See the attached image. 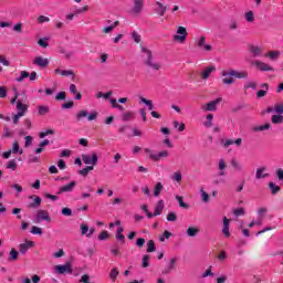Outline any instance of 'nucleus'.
<instances>
[{
  "mask_svg": "<svg viewBox=\"0 0 283 283\" xmlns=\"http://www.w3.org/2000/svg\"><path fill=\"white\" fill-rule=\"evenodd\" d=\"M201 198L202 202H209V193H207L203 189H201Z\"/></svg>",
  "mask_w": 283,
  "mask_h": 283,
  "instance_id": "62",
  "label": "nucleus"
},
{
  "mask_svg": "<svg viewBox=\"0 0 283 283\" xmlns=\"http://www.w3.org/2000/svg\"><path fill=\"white\" fill-rule=\"evenodd\" d=\"M144 151L147 154L149 160H153L154 163H160L163 158L169 157V150H161L158 154H155L154 150L145 148Z\"/></svg>",
  "mask_w": 283,
  "mask_h": 283,
  "instance_id": "1",
  "label": "nucleus"
},
{
  "mask_svg": "<svg viewBox=\"0 0 283 283\" xmlns=\"http://www.w3.org/2000/svg\"><path fill=\"white\" fill-rule=\"evenodd\" d=\"M255 87H258V84L253 81H248L244 83L243 85V90H255Z\"/></svg>",
  "mask_w": 283,
  "mask_h": 283,
  "instance_id": "38",
  "label": "nucleus"
},
{
  "mask_svg": "<svg viewBox=\"0 0 283 283\" xmlns=\"http://www.w3.org/2000/svg\"><path fill=\"white\" fill-rule=\"evenodd\" d=\"M144 65H146V67H149L154 72H158V70H160L163 67V65H160V63L156 62V60L154 57L146 61V63H144Z\"/></svg>",
  "mask_w": 283,
  "mask_h": 283,
  "instance_id": "16",
  "label": "nucleus"
},
{
  "mask_svg": "<svg viewBox=\"0 0 283 283\" xmlns=\"http://www.w3.org/2000/svg\"><path fill=\"white\" fill-rule=\"evenodd\" d=\"M177 34L178 35H172L174 41H179V43H185V41H187V28L178 27Z\"/></svg>",
  "mask_w": 283,
  "mask_h": 283,
  "instance_id": "3",
  "label": "nucleus"
},
{
  "mask_svg": "<svg viewBox=\"0 0 283 283\" xmlns=\"http://www.w3.org/2000/svg\"><path fill=\"white\" fill-rule=\"evenodd\" d=\"M265 56H269V59H277V56H280L279 51H270L268 54H265Z\"/></svg>",
  "mask_w": 283,
  "mask_h": 283,
  "instance_id": "56",
  "label": "nucleus"
},
{
  "mask_svg": "<svg viewBox=\"0 0 283 283\" xmlns=\"http://www.w3.org/2000/svg\"><path fill=\"white\" fill-rule=\"evenodd\" d=\"M80 229H81L82 235H87V231H90V227H88L87 224L82 223V224L80 226Z\"/></svg>",
  "mask_w": 283,
  "mask_h": 283,
  "instance_id": "52",
  "label": "nucleus"
},
{
  "mask_svg": "<svg viewBox=\"0 0 283 283\" xmlns=\"http://www.w3.org/2000/svg\"><path fill=\"white\" fill-rule=\"evenodd\" d=\"M73 107H74L73 101H69V102L62 104V109H72Z\"/></svg>",
  "mask_w": 283,
  "mask_h": 283,
  "instance_id": "55",
  "label": "nucleus"
},
{
  "mask_svg": "<svg viewBox=\"0 0 283 283\" xmlns=\"http://www.w3.org/2000/svg\"><path fill=\"white\" fill-rule=\"evenodd\" d=\"M74 187H76V181H71L70 184L62 186L57 191V196H61V193H72Z\"/></svg>",
  "mask_w": 283,
  "mask_h": 283,
  "instance_id": "9",
  "label": "nucleus"
},
{
  "mask_svg": "<svg viewBox=\"0 0 283 283\" xmlns=\"http://www.w3.org/2000/svg\"><path fill=\"white\" fill-rule=\"evenodd\" d=\"M13 31L18 32V34H21V32H23V24L22 23L14 24Z\"/></svg>",
  "mask_w": 283,
  "mask_h": 283,
  "instance_id": "57",
  "label": "nucleus"
},
{
  "mask_svg": "<svg viewBox=\"0 0 283 283\" xmlns=\"http://www.w3.org/2000/svg\"><path fill=\"white\" fill-rule=\"evenodd\" d=\"M118 268H113L109 272V277L112 282H116V277H118Z\"/></svg>",
  "mask_w": 283,
  "mask_h": 283,
  "instance_id": "40",
  "label": "nucleus"
},
{
  "mask_svg": "<svg viewBox=\"0 0 283 283\" xmlns=\"http://www.w3.org/2000/svg\"><path fill=\"white\" fill-rule=\"evenodd\" d=\"M228 74L234 78H249V72L247 71H235L233 69H230V72Z\"/></svg>",
  "mask_w": 283,
  "mask_h": 283,
  "instance_id": "13",
  "label": "nucleus"
},
{
  "mask_svg": "<svg viewBox=\"0 0 283 283\" xmlns=\"http://www.w3.org/2000/svg\"><path fill=\"white\" fill-rule=\"evenodd\" d=\"M231 72V70H223L220 73V76H222V83L223 85H233V83H235V78H233V75H229V73Z\"/></svg>",
  "mask_w": 283,
  "mask_h": 283,
  "instance_id": "5",
  "label": "nucleus"
},
{
  "mask_svg": "<svg viewBox=\"0 0 283 283\" xmlns=\"http://www.w3.org/2000/svg\"><path fill=\"white\" fill-rule=\"evenodd\" d=\"M176 200L179 202L181 209H189V205L185 203V198L182 196H176Z\"/></svg>",
  "mask_w": 283,
  "mask_h": 283,
  "instance_id": "35",
  "label": "nucleus"
},
{
  "mask_svg": "<svg viewBox=\"0 0 283 283\" xmlns=\"http://www.w3.org/2000/svg\"><path fill=\"white\" fill-rule=\"evenodd\" d=\"M143 269H147L149 266V254H145L142 259Z\"/></svg>",
  "mask_w": 283,
  "mask_h": 283,
  "instance_id": "45",
  "label": "nucleus"
},
{
  "mask_svg": "<svg viewBox=\"0 0 283 283\" xmlns=\"http://www.w3.org/2000/svg\"><path fill=\"white\" fill-rule=\"evenodd\" d=\"M213 72H216V67H214L213 65L207 66V67L201 72V78H202V81H207V78H209V76H211V74H213Z\"/></svg>",
  "mask_w": 283,
  "mask_h": 283,
  "instance_id": "19",
  "label": "nucleus"
},
{
  "mask_svg": "<svg viewBox=\"0 0 283 283\" xmlns=\"http://www.w3.org/2000/svg\"><path fill=\"white\" fill-rule=\"evenodd\" d=\"M140 49H142V57L144 63H147V61H150L151 59H154V52H151V50L143 45H140Z\"/></svg>",
  "mask_w": 283,
  "mask_h": 283,
  "instance_id": "11",
  "label": "nucleus"
},
{
  "mask_svg": "<svg viewBox=\"0 0 283 283\" xmlns=\"http://www.w3.org/2000/svg\"><path fill=\"white\" fill-rule=\"evenodd\" d=\"M33 65H38V67H48V65H50V60L43 56H36L33 60Z\"/></svg>",
  "mask_w": 283,
  "mask_h": 283,
  "instance_id": "17",
  "label": "nucleus"
},
{
  "mask_svg": "<svg viewBox=\"0 0 283 283\" xmlns=\"http://www.w3.org/2000/svg\"><path fill=\"white\" fill-rule=\"evenodd\" d=\"M132 118H134V113L133 112H126L122 116V120H125V122L132 120Z\"/></svg>",
  "mask_w": 283,
  "mask_h": 283,
  "instance_id": "50",
  "label": "nucleus"
},
{
  "mask_svg": "<svg viewBox=\"0 0 283 283\" xmlns=\"http://www.w3.org/2000/svg\"><path fill=\"white\" fill-rule=\"evenodd\" d=\"M249 52L252 54V56H260L262 54V48L258 45H251L249 48Z\"/></svg>",
  "mask_w": 283,
  "mask_h": 283,
  "instance_id": "27",
  "label": "nucleus"
},
{
  "mask_svg": "<svg viewBox=\"0 0 283 283\" xmlns=\"http://www.w3.org/2000/svg\"><path fill=\"white\" fill-rule=\"evenodd\" d=\"M144 6H145L144 0H134V7L132 9V14H134L135 17H138V14H140V12H143Z\"/></svg>",
  "mask_w": 283,
  "mask_h": 283,
  "instance_id": "7",
  "label": "nucleus"
},
{
  "mask_svg": "<svg viewBox=\"0 0 283 283\" xmlns=\"http://www.w3.org/2000/svg\"><path fill=\"white\" fill-rule=\"evenodd\" d=\"M199 233H200V229L196 227H189L186 230V234L188 235V238H196V235H198Z\"/></svg>",
  "mask_w": 283,
  "mask_h": 283,
  "instance_id": "24",
  "label": "nucleus"
},
{
  "mask_svg": "<svg viewBox=\"0 0 283 283\" xmlns=\"http://www.w3.org/2000/svg\"><path fill=\"white\" fill-rule=\"evenodd\" d=\"M45 136H54V130L48 129L46 132L39 133V138H45Z\"/></svg>",
  "mask_w": 283,
  "mask_h": 283,
  "instance_id": "47",
  "label": "nucleus"
},
{
  "mask_svg": "<svg viewBox=\"0 0 283 283\" xmlns=\"http://www.w3.org/2000/svg\"><path fill=\"white\" fill-rule=\"evenodd\" d=\"M213 114H208L207 115V122L205 123L206 127H211L213 124Z\"/></svg>",
  "mask_w": 283,
  "mask_h": 283,
  "instance_id": "53",
  "label": "nucleus"
},
{
  "mask_svg": "<svg viewBox=\"0 0 283 283\" xmlns=\"http://www.w3.org/2000/svg\"><path fill=\"white\" fill-rule=\"evenodd\" d=\"M271 129V124L269 123H265L264 125H261V126H253L251 128V130L254 133V134H258V132H266Z\"/></svg>",
  "mask_w": 283,
  "mask_h": 283,
  "instance_id": "22",
  "label": "nucleus"
},
{
  "mask_svg": "<svg viewBox=\"0 0 283 283\" xmlns=\"http://www.w3.org/2000/svg\"><path fill=\"white\" fill-rule=\"evenodd\" d=\"M55 273L59 275H65V273H72V266L70 264L55 265Z\"/></svg>",
  "mask_w": 283,
  "mask_h": 283,
  "instance_id": "15",
  "label": "nucleus"
},
{
  "mask_svg": "<svg viewBox=\"0 0 283 283\" xmlns=\"http://www.w3.org/2000/svg\"><path fill=\"white\" fill-rule=\"evenodd\" d=\"M156 6H158V8L155 9V13L159 14V17H165V12H167V7L163 4L160 1H157Z\"/></svg>",
  "mask_w": 283,
  "mask_h": 283,
  "instance_id": "21",
  "label": "nucleus"
},
{
  "mask_svg": "<svg viewBox=\"0 0 283 283\" xmlns=\"http://www.w3.org/2000/svg\"><path fill=\"white\" fill-rule=\"evenodd\" d=\"M133 40L135 41V43H140V34H138V32L134 31L132 33Z\"/></svg>",
  "mask_w": 283,
  "mask_h": 283,
  "instance_id": "61",
  "label": "nucleus"
},
{
  "mask_svg": "<svg viewBox=\"0 0 283 283\" xmlns=\"http://www.w3.org/2000/svg\"><path fill=\"white\" fill-rule=\"evenodd\" d=\"M38 114L40 116H45V114H50V107L45 106V105H41L38 107Z\"/></svg>",
  "mask_w": 283,
  "mask_h": 283,
  "instance_id": "31",
  "label": "nucleus"
},
{
  "mask_svg": "<svg viewBox=\"0 0 283 283\" xmlns=\"http://www.w3.org/2000/svg\"><path fill=\"white\" fill-rule=\"evenodd\" d=\"M164 187L161 182H157L155 185V189H154V196L155 198H158V196H160V192L163 191Z\"/></svg>",
  "mask_w": 283,
  "mask_h": 283,
  "instance_id": "34",
  "label": "nucleus"
},
{
  "mask_svg": "<svg viewBox=\"0 0 283 283\" xmlns=\"http://www.w3.org/2000/svg\"><path fill=\"white\" fill-rule=\"evenodd\" d=\"M165 209V201L159 200L155 207L154 216H160Z\"/></svg>",
  "mask_w": 283,
  "mask_h": 283,
  "instance_id": "26",
  "label": "nucleus"
},
{
  "mask_svg": "<svg viewBox=\"0 0 283 283\" xmlns=\"http://www.w3.org/2000/svg\"><path fill=\"white\" fill-rule=\"evenodd\" d=\"M234 216L240 217V216H244V213H247V211L244 210V208H238L233 211Z\"/></svg>",
  "mask_w": 283,
  "mask_h": 283,
  "instance_id": "59",
  "label": "nucleus"
},
{
  "mask_svg": "<svg viewBox=\"0 0 283 283\" xmlns=\"http://www.w3.org/2000/svg\"><path fill=\"white\" fill-rule=\"evenodd\" d=\"M124 231L125 229H123V227H119L116 231V240H119V242L123 244H125V234H123Z\"/></svg>",
  "mask_w": 283,
  "mask_h": 283,
  "instance_id": "29",
  "label": "nucleus"
},
{
  "mask_svg": "<svg viewBox=\"0 0 283 283\" xmlns=\"http://www.w3.org/2000/svg\"><path fill=\"white\" fill-rule=\"evenodd\" d=\"M29 77H30V72H28V71H21V72H20V76L17 77L15 81H17L18 83H22V81H23L24 78H29Z\"/></svg>",
  "mask_w": 283,
  "mask_h": 283,
  "instance_id": "37",
  "label": "nucleus"
},
{
  "mask_svg": "<svg viewBox=\"0 0 283 283\" xmlns=\"http://www.w3.org/2000/svg\"><path fill=\"white\" fill-rule=\"evenodd\" d=\"M38 45H40V48H48V45H50L48 43V38H42L38 41Z\"/></svg>",
  "mask_w": 283,
  "mask_h": 283,
  "instance_id": "51",
  "label": "nucleus"
},
{
  "mask_svg": "<svg viewBox=\"0 0 283 283\" xmlns=\"http://www.w3.org/2000/svg\"><path fill=\"white\" fill-rule=\"evenodd\" d=\"M20 149H21V146L19 145V142L14 140L11 154H23V150H20Z\"/></svg>",
  "mask_w": 283,
  "mask_h": 283,
  "instance_id": "36",
  "label": "nucleus"
},
{
  "mask_svg": "<svg viewBox=\"0 0 283 283\" xmlns=\"http://www.w3.org/2000/svg\"><path fill=\"white\" fill-rule=\"evenodd\" d=\"M264 171H266V167H261L256 169V172H255L256 180H262V178H269V174L268 172L264 174Z\"/></svg>",
  "mask_w": 283,
  "mask_h": 283,
  "instance_id": "20",
  "label": "nucleus"
},
{
  "mask_svg": "<svg viewBox=\"0 0 283 283\" xmlns=\"http://www.w3.org/2000/svg\"><path fill=\"white\" fill-rule=\"evenodd\" d=\"M9 260H11V261H17V260H19V251H17L14 248L13 249H11V251L9 252Z\"/></svg>",
  "mask_w": 283,
  "mask_h": 283,
  "instance_id": "39",
  "label": "nucleus"
},
{
  "mask_svg": "<svg viewBox=\"0 0 283 283\" xmlns=\"http://www.w3.org/2000/svg\"><path fill=\"white\" fill-rule=\"evenodd\" d=\"M167 220L168 222H176V220H178V214H176V212H168Z\"/></svg>",
  "mask_w": 283,
  "mask_h": 283,
  "instance_id": "48",
  "label": "nucleus"
},
{
  "mask_svg": "<svg viewBox=\"0 0 283 283\" xmlns=\"http://www.w3.org/2000/svg\"><path fill=\"white\" fill-rule=\"evenodd\" d=\"M82 160L84 165L96 166L98 164V155L94 153L92 156L82 154Z\"/></svg>",
  "mask_w": 283,
  "mask_h": 283,
  "instance_id": "4",
  "label": "nucleus"
},
{
  "mask_svg": "<svg viewBox=\"0 0 283 283\" xmlns=\"http://www.w3.org/2000/svg\"><path fill=\"white\" fill-rule=\"evenodd\" d=\"M176 262H178L177 258H172L169 260L168 265L161 271L163 275H169L171 271H176Z\"/></svg>",
  "mask_w": 283,
  "mask_h": 283,
  "instance_id": "8",
  "label": "nucleus"
},
{
  "mask_svg": "<svg viewBox=\"0 0 283 283\" xmlns=\"http://www.w3.org/2000/svg\"><path fill=\"white\" fill-rule=\"evenodd\" d=\"M61 76H72V78H75L76 74L72 70H63Z\"/></svg>",
  "mask_w": 283,
  "mask_h": 283,
  "instance_id": "46",
  "label": "nucleus"
},
{
  "mask_svg": "<svg viewBox=\"0 0 283 283\" xmlns=\"http://www.w3.org/2000/svg\"><path fill=\"white\" fill-rule=\"evenodd\" d=\"M31 233H32L33 235H43V229H41V228H39V227H36V226H33V227L31 228Z\"/></svg>",
  "mask_w": 283,
  "mask_h": 283,
  "instance_id": "43",
  "label": "nucleus"
},
{
  "mask_svg": "<svg viewBox=\"0 0 283 283\" xmlns=\"http://www.w3.org/2000/svg\"><path fill=\"white\" fill-rule=\"evenodd\" d=\"M231 220L227 219V217L223 218V228H222V233L226 235V238H229L231 235V232H229V224Z\"/></svg>",
  "mask_w": 283,
  "mask_h": 283,
  "instance_id": "23",
  "label": "nucleus"
},
{
  "mask_svg": "<svg viewBox=\"0 0 283 283\" xmlns=\"http://www.w3.org/2000/svg\"><path fill=\"white\" fill-rule=\"evenodd\" d=\"M245 21H248V23H253V21H255V17L253 15V11H249L245 13Z\"/></svg>",
  "mask_w": 283,
  "mask_h": 283,
  "instance_id": "49",
  "label": "nucleus"
},
{
  "mask_svg": "<svg viewBox=\"0 0 283 283\" xmlns=\"http://www.w3.org/2000/svg\"><path fill=\"white\" fill-rule=\"evenodd\" d=\"M33 202L28 205V209H39L41 207L42 199L39 196L32 195L29 197Z\"/></svg>",
  "mask_w": 283,
  "mask_h": 283,
  "instance_id": "14",
  "label": "nucleus"
},
{
  "mask_svg": "<svg viewBox=\"0 0 283 283\" xmlns=\"http://www.w3.org/2000/svg\"><path fill=\"white\" fill-rule=\"evenodd\" d=\"M12 136H14V132L10 130V128L6 125L3 127L2 138H12Z\"/></svg>",
  "mask_w": 283,
  "mask_h": 283,
  "instance_id": "30",
  "label": "nucleus"
},
{
  "mask_svg": "<svg viewBox=\"0 0 283 283\" xmlns=\"http://www.w3.org/2000/svg\"><path fill=\"white\" fill-rule=\"evenodd\" d=\"M83 118H87L88 122L96 120V118H98V113L91 112V114H90V112H87L85 109H81L76 114L77 123H81V120H83Z\"/></svg>",
  "mask_w": 283,
  "mask_h": 283,
  "instance_id": "2",
  "label": "nucleus"
},
{
  "mask_svg": "<svg viewBox=\"0 0 283 283\" xmlns=\"http://www.w3.org/2000/svg\"><path fill=\"white\" fill-rule=\"evenodd\" d=\"M140 103H144V105H147L148 109H154V103L150 99H147L145 97H140Z\"/></svg>",
  "mask_w": 283,
  "mask_h": 283,
  "instance_id": "42",
  "label": "nucleus"
},
{
  "mask_svg": "<svg viewBox=\"0 0 283 283\" xmlns=\"http://www.w3.org/2000/svg\"><path fill=\"white\" fill-rule=\"evenodd\" d=\"M7 169H12V171H17V160L11 159L7 164Z\"/></svg>",
  "mask_w": 283,
  "mask_h": 283,
  "instance_id": "44",
  "label": "nucleus"
},
{
  "mask_svg": "<svg viewBox=\"0 0 283 283\" xmlns=\"http://www.w3.org/2000/svg\"><path fill=\"white\" fill-rule=\"evenodd\" d=\"M274 112H275L276 114L282 115V114H283V104H275V105H274Z\"/></svg>",
  "mask_w": 283,
  "mask_h": 283,
  "instance_id": "58",
  "label": "nucleus"
},
{
  "mask_svg": "<svg viewBox=\"0 0 283 283\" xmlns=\"http://www.w3.org/2000/svg\"><path fill=\"white\" fill-rule=\"evenodd\" d=\"M34 247L33 241H25V243H21L19 245V252L22 255H25V253H28V251H30V249H32Z\"/></svg>",
  "mask_w": 283,
  "mask_h": 283,
  "instance_id": "18",
  "label": "nucleus"
},
{
  "mask_svg": "<svg viewBox=\"0 0 283 283\" xmlns=\"http://www.w3.org/2000/svg\"><path fill=\"white\" fill-rule=\"evenodd\" d=\"M147 253H154L156 251V242L154 240H149L147 242Z\"/></svg>",
  "mask_w": 283,
  "mask_h": 283,
  "instance_id": "32",
  "label": "nucleus"
},
{
  "mask_svg": "<svg viewBox=\"0 0 283 283\" xmlns=\"http://www.w3.org/2000/svg\"><path fill=\"white\" fill-rule=\"evenodd\" d=\"M65 96H66L65 92H60L56 94L55 101H65Z\"/></svg>",
  "mask_w": 283,
  "mask_h": 283,
  "instance_id": "60",
  "label": "nucleus"
},
{
  "mask_svg": "<svg viewBox=\"0 0 283 283\" xmlns=\"http://www.w3.org/2000/svg\"><path fill=\"white\" fill-rule=\"evenodd\" d=\"M136 247H138L139 249H143L145 247V239L138 238L136 241Z\"/></svg>",
  "mask_w": 283,
  "mask_h": 283,
  "instance_id": "64",
  "label": "nucleus"
},
{
  "mask_svg": "<svg viewBox=\"0 0 283 283\" xmlns=\"http://www.w3.org/2000/svg\"><path fill=\"white\" fill-rule=\"evenodd\" d=\"M36 222H42V220H45L46 222H52V218H50V212L46 210H38L35 214Z\"/></svg>",
  "mask_w": 283,
  "mask_h": 283,
  "instance_id": "6",
  "label": "nucleus"
},
{
  "mask_svg": "<svg viewBox=\"0 0 283 283\" xmlns=\"http://www.w3.org/2000/svg\"><path fill=\"white\" fill-rule=\"evenodd\" d=\"M269 189L271 190L272 196H276V193H280V191H282V187L277 186L273 181L269 182Z\"/></svg>",
  "mask_w": 283,
  "mask_h": 283,
  "instance_id": "25",
  "label": "nucleus"
},
{
  "mask_svg": "<svg viewBox=\"0 0 283 283\" xmlns=\"http://www.w3.org/2000/svg\"><path fill=\"white\" fill-rule=\"evenodd\" d=\"M220 103H222V97H219V98L206 104L203 109H205V112H216L217 106L220 105Z\"/></svg>",
  "mask_w": 283,
  "mask_h": 283,
  "instance_id": "10",
  "label": "nucleus"
},
{
  "mask_svg": "<svg viewBox=\"0 0 283 283\" xmlns=\"http://www.w3.org/2000/svg\"><path fill=\"white\" fill-rule=\"evenodd\" d=\"M109 238V232L107 230L102 231V233L97 237V240H107Z\"/></svg>",
  "mask_w": 283,
  "mask_h": 283,
  "instance_id": "54",
  "label": "nucleus"
},
{
  "mask_svg": "<svg viewBox=\"0 0 283 283\" xmlns=\"http://www.w3.org/2000/svg\"><path fill=\"white\" fill-rule=\"evenodd\" d=\"M62 216H66V217L72 216V209H70L67 207L62 208Z\"/></svg>",
  "mask_w": 283,
  "mask_h": 283,
  "instance_id": "63",
  "label": "nucleus"
},
{
  "mask_svg": "<svg viewBox=\"0 0 283 283\" xmlns=\"http://www.w3.org/2000/svg\"><path fill=\"white\" fill-rule=\"evenodd\" d=\"M17 109L18 114H22V116H25V112H28V105L21 103V101H18Z\"/></svg>",
  "mask_w": 283,
  "mask_h": 283,
  "instance_id": "28",
  "label": "nucleus"
},
{
  "mask_svg": "<svg viewBox=\"0 0 283 283\" xmlns=\"http://www.w3.org/2000/svg\"><path fill=\"white\" fill-rule=\"evenodd\" d=\"M231 166L233 167V169H235V171H242V165H240V161H238V159H232Z\"/></svg>",
  "mask_w": 283,
  "mask_h": 283,
  "instance_id": "41",
  "label": "nucleus"
},
{
  "mask_svg": "<svg viewBox=\"0 0 283 283\" xmlns=\"http://www.w3.org/2000/svg\"><path fill=\"white\" fill-rule=\"evenodd\" d=\"M272 123H273V125H282L283 116L280 115V114L273 115L272 116Z\"/></svg>",
  "mask_w": 283,
  "mask_h": 283,
  "instance_id": "33",
  "label": "nucleus"
},
{
  "mask_svg": "<svg viewBox=\"0 0 283 283\" xmlns=\"http://www.w3.org/2000/svg\"><path fill=\"white\" fill-rule=\"evenodd\" d=\"M252 65H255V67H258V70L261 72H273V67L271 65L261 61H254L252 62Z\"/></svg>",
  "mask_w": 283,
  "mask_h": 283,
  "instance_id": "12",
  "label": "nucleus"
}]
</instances>
